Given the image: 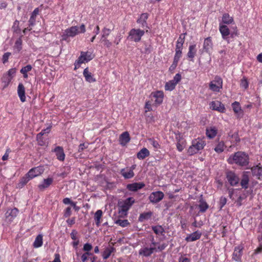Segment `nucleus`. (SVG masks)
<instances>
[{
  "instance_id": "nucleus-1",
  "label": "nucleus",
  "mask_w": 262,
  "mask_h": 262,
  "mask_svg": "<svg viewBox=\"0 0 262 262\" xmlns=\"http://www.w3.org/2000/svg\"><path fill=\"white\" fill-rule=\"evenodd\" d=\"M228 161L230 163H235L242 166H246L249 163V157L245 152L238 151L231 156Z\"/></svg>"
},
{
  "instance_id": "nucleus-2",
  "label": "nucleus",
  "mask_w": 262,
  "mask_h": 262,
  "mask_svg": "<svg viewBox=\"0 0 262 262\" xmlns=\"http://www.w3.org/2000/svg\"><path fill=\"white\" fill-rule=\"evenodd\" d=\"M85 27L84 24H82L79 28L77 26H72L67 29L62 35V40H66L68 37H74L79 33H84Z\"/></svg>"
},
{
  "instance_id": "nucleus-3",
  "label": "nucleus",
  "mask_w": 262,
  "mask_h": 262,
  "mask_svg": "<svg viewBox=\"0 0 262 262\" xmlns=\"http://www.w3.org/2000/svg\"><path fill=\"white\" fill-rule=\"evenodd\" d=\"M134 202L135 200L132 197L128 198L123 201L118 202L119 212L126 213Z\"/></svg>"
},
{
  "instance_id": "nucleus-4",
  "label": "nucleus",
  "mask_w": 262,
  "mask_h": 262,
  "mask_svg": "<svg viewBox=\"0 0 262 262\" xmlns=\"http://www.w3.org/2000/svg\"><path fill=\"white\" fill-rule=\"evenodd\" d=\"M144 31L139 29H132L129 32V35L127 37L128 39L135 42L139 41L142 36L144 34Z\"/></svg>"
},
{
  "instance_id": "nucleus-5",
  "label": "nucleus",
  "mask_w": 262,
  "mask_h": 262,
  "mask_svg": "<svg viewBox=\"0 0 262 262\" xmlns=\"http://www.w3.org/2000/svg\"><path fill=\"white\" fill-rule=\"evenodd\" d=\"M93 57L92 56V53L89 52H81V55L78 58V59L77 61V63L75 64V70L77 68L78 65V67H79V64L82 63L83 62H88L93 59Z\"/></svg>"
},
{
  "instance_id": "nucleus-6",
  "label": "nucleus",
  "mask_w": 262,
  "mask_h": 262,
  "mask_svg": "<svg viewBox=\"0 0 262 262\" xmlns=\"http://www.w3.org/2000/svg\"><path fill=\"white\" fill-rule=\"evenodd\" d=\"M223 81L221 78L216 76L214 80L209 84V88L214 92H219L222 88Z\"/></svg>"
},
{
  "instance_id": "nucleus-7",
  "label": "nucleus",
  "mask_w": 262,
  "mask_h": 262,
  "mask_svg": "<svg viewBox=\"0 0 262 262\" xmlns=\"http://www.w3.org/2000/svg\"><path fill=\"white\" fill-rule=\"evenodd\" d=\"M164 193L160 191L152 192L149 196L150 201L152 203H157L164 198Z\"/></svg>"
},
{
  "instance_id": "nucleus-8",
  "label": "nucleus",
  "mask_w": 262,
  "mask_h": 262,
  "mask_svg": "<svg viewBox=\"0 0 262 262\" xmlns=\"http://www.w3.org/2000/svg\"><path fill=\"white\" fill-rule=\"evenodd\" d=\"M226 178L231 186H235L238 184L239 179L233 172L230 171L226 173Z\"/></svg>"
},
{
  "instance_id": "nucleus-9",
  "label": "nucleus",
  "mask_w": 262,
  "mask_h": 262,
  "mask_svg": "<svg viewBox=\"0 0 262 262\" xmlns=\"http://www.w3.org/2000/svg\"><path fill=\"white\" fill-rule=\"evenodd\" d=\"M210 107L212 110L221 113H224L225 111L224 105L219 101H212L210 104Z\"/></svg>"
},
{
  "instance_id": "nucleus-10",
  "label": "nucleus",
  "mask_w": 262,
  "mask_h": 262,
  "mask_svg": "<svg viewBox=\"0 0 262 262\" xmlns=\"http://www.w3.org/2000/svg\"><path fill=\"white\" fill-rule=\"evenodd\" d=\"M212 47L213 43L211 38L210 37H208L205 38L204 41L203 50L201 51L202 53L204 52L210 53L211 50L212 49Z\"/></svg>"
},
{
  "instance_id": "nucleus-11",
  "label": "nucleus",
  "mask_w": 262,
  "mask_h": 262,
  "mask_svg": "<svg viewBox=\"0 0 262 262\" xmlns=\"http://www.w3.org/2000/svg\"><path fill=\"white\" fill-rule=\"evenodd\" d=\"M43 171L42 167H34L30 169L27 173V176L30 178L32 179L35 177H37L41 174Z\"/></svg>"
},
{
  "instance_id": "nucleus-12",
  "label": "nucleus",
  "mask_w": 262,
  "mask_h": 262,
  "mask_svg": "<svg viewBox=\"0 0 262 262\" xmlns=\"http://www.w3.org/2000/svg\"><path fill=\"white\" fill-rule=\"evenodd\" d=\"M151 96L155 99L154 101L156 105H160L162 103L164 97L162 91H159L155 93H152Z\"/></svg>"
},
{
  "instance_id": "nucleus-13",
  "label": "nucleus",
  "mask_w": 262,
  "mask_h": 262,
  "mask_svg": "<svg viewBox=\"0 0 262 262\" xmlns=\"http://www.w3.org/2000/svg\"><path fill=\"white\" fill-rule=\"evenodd\" d=\"M18 212V210L16 208L8 209L5 213L6 219L9 222H11L17 216Z\"/></svg>"
},
{
  "instance_id": "nucleus-14",
  "label": "nucleus",
  "mask_w": 262,
  "mask_h": 262,
  "mask_svg": "<svg viewBox=\"0 0 262 262\" xmlns=\"http://www.w3.org/2000/svg\"><path fill=\"white\" fill-rule=\"evenodd\" d=\"M130 136L127 132H125L120 135L119 137V142L122 146L125 145L130 141Z\"/></svg>"
},
{
  "instance_id": "nucleus-15",
  "label": "nucleus",
  "mask_w": 262,
  "mask_h": 262,
  "mask_svg": "<svg viewBox=\"0 0 262 262\" xmlns=\"http://www.w3.org/2000/svg\"><path fill=\"white\" fill-rule=\"evenodd\" d=\"M54 151L56 153L57 159L60 161H63L65 158V154L63 151V149L61 146H57L54 149Z\"/></svg>"
},
{
  "instance_id": "nucleus-16",
  "label": "nucleus",
  "mask_w": 262,
  "mask_h": 262,
  "mask_svg": "<svg viewBox=\"0 0 262 262\" xmlns=\"http://www.w3.org/2000/svg\"><path fill=\"white\" fill-rule=\"evenodd\" d=\"M232 106L234 112L238 116V117H242L243 116V111L241 109L239 102L235 101L232 104Z\"/></svg>"
},
{
  "instance_id": "nucleus-17",
  "label": "nucleus",
  "mask_w": 262,
  "mask_h": 262,
  "mask_svg": "<svg viewBox=\"0 0 262 262\" xmlns=\"http://www.w3.org/2000/svg\"><path fill=\"white\" fill-rule=\"evenodd\" d=\"M120 173L125 179H130L134 176V173L132 169H128V167L123 168L121 170Z\"/></svg>"
},
{
  "instance_id": "nucleus-18",
  "label": "nucleus",
  "mask_w": 262,
  "mask_h": 262,
  "mask_svg": "<svg viewBox=\"0 0 262 262\" xmlns=\"http://www.w3.org/2000/svg\"><path fill=\"white\" fill-rule=\"evenodd\" d=\"M17 93L21 102L26 101L25 89L22 83H19L17 88Z\"/></svg>"
},
{
  "instance_id": "nucleus-19",
  "label": "nucleus",
  "mask_w": 262,
  "mask_h": 262,
  "mask_svg": "<svg viewBox=\"0 0 262 262\" xmlns=\"http://www.w3.org/2000/svg\"><path fill=\"white\" fill-rule=\"evenodd\" d=\"M145 185L143 183H135L128 184L127 185V188L130 191H136L140 189H141Z\"/></svg>"
},
{
  "instance_id": "nucleus-20",
  "label": "nucleus",
  "mask_w": 262,
  "mask_h": 262,
  "mask_svg": "<svg viewBox=\"0 0 262 262\" xmlns=\"http://www.w3.org/2000/svg\"><path fill=\"white\" fill-rule=\"evenodd\" d=\"M192 144L196 148L198 152L202 149L205 145V141L199 138L193 140Z\"/></svg>"
},
{
  "instance_id": "nucleus-21",
  "label": "nucleus",
  "mask_w": 262,
  "mask_h": 262,
  "mask_svg": "<svg viewBox=\"0 0 262 262\" xmlns=\"http://www.w3.org/2000/svg\"><path fill=\"white\" fill-rule=\"evenodd\" d=\"M201 234H202L200 232L196 231L188 235L186 237L185 240L187 242L195 241L201 237Z\"/></svg>"
},
{
  "instance_id": "nucleus-22",
  "label": "nucleus",
  "mask_w": 262,
  "mask_h": 262,
  "mask_svg": "<svg viewBox=\"0 0 262 262\" xmlns=\"http://www.w3.org/2000/svg\"><path fill=\"white\" fill-rule=\"evenodd\" d=\"M156 249L155 247H145L141 249L139 251V254L143 255L144 256H149L153 253L154 250Z\"/></svg>"
},
{
  "instance_id": "nucleus-23",
  "label": "nucleus",
  "mask_w": 262,
  "mask_h": 262,
  "mask_svg": "<svg viewBox=\"0 0 262 262\" xmlns=\"http://www.w3.org/2000/svg\"><path fill=\"white\" fill-rule=\"evenodd\" d=\"M83 74L86 81L89 82H94L96 81L95 78L93 77L92 73L89 71L88 68L84 70Z\"/></svg>"
},
{
  "instance_id": "nucleus-24",
  "label": "nucleus",
  "mask_w": 262,
  "mask_h": 262,
  "mask_svg": "<svg viewBox=\"0 0 262 262\" xmlns=\"http://www.w3.org/2000/svg\"><path fill=\"white\" fill-rule=\"evenodd\" d=\"M249 179L248 172H244L241 182V185L243 188L247 189L248 187Z\"/></svg>"
},
{
  "instance_id": "nucleus-25",
  "label": "nucleus",
  "mask_w": 262,
  "mask_h": 262,
  "mask_svg": "<svg viewBox=\"0 0 262 262\" xmlns=\"http://www.w3.org/2000/svg\"><path fill=\"white\" fill-rule=\"evenodd\" d=\"M53 182V179L51 178H48L44 179L43 183L38 185L40 190H43L44 189L48 188Z\"/></svg>"
},
{
  "instance_id": "nucleus-26",
  "label": "nucleus",
  "mask_w": 262,
  "mask_h": 262,
  "mask_svg": "<svg viewBox=\"0 0 262 262\" xmlns=\"http://www.w3.org/2000/svg\"><path fill=\"white\" fill-rule=\"evenodd\" d=\"M220 31L222 34V37L224 39H227V37L229 35L230 31L228 27L226 25L220 26Z\"/></svg>"
},
{
  "instance_id": "nucleus-27",
  "label": "nucleus",
  "mask_w": 262,
  "mask_h": 262,
  "mask_svg": "<svg viewBox=\"0 0 262 262\" xmlns=\"http://www.w3.org/2000/svg\"><path fill=\"white\" fill-rule=\"evenodd\" d=\"M149 155V150L146 148H143L137 154V156L139 159L143 160Z\"/></svg>"
},
{
  "instance_id": "nucleus-28",
  "label": "nucleus",
  "mask_w": 262,
  "mask_h": 262,
  "mask_svg": "<svg viewBox=\"0 0 262 262\" xmlns=\"http://www.w3.org/2000/svg\"><path fill=\"white\" fill-rule=\"evenodd\" d=\"M152 215V212L151 211H148L147 212H144L140 214L139 217V221L141 222H143L145 220H147L149 219Z\"/></svg>"
},
{
  "instance_id": "nucleus-29",
  "label": "nucleus",
  "mask_w": 262,
  "mask_h": 262,
  "mask_svg": "<svg viewBox=\"0 0 262 262\" xmlns=\"http://www.w3.org/2000/svg\"><path fill=\"white\" fill-rule=\"evenodd\" d=\"M102 214L103 212L101 210H98L95 213L94 220L97 227H99L100 225V220L102 217Z\"/></svg>"
},
{
  "instance_id": "nucleus-30",
  "label": "nucleus",
  "mask_w": 262,
  "mask_h": 262,
  "mask_svg": "<svg viewBox=\"0 0 262 262\" xmlns=\"http://www.w3.org/2000/svg\"><path fill=\"white\" fill-rule=\"evenodd\" d=\"M195 47H196L195 45H190L189 46V51L187 53V56L188 58H191V59L194 58V57L195 55L196 52Z\"/></svg>"
},
{
  "instance_id": "nucleus-31",
  "label": "nucleus",
  "mask_w": 262,
  "mask_h": 262,
  "mask_svg": "<svg viewBox=\"0 0 262 262\" xmlns=\"http://www.w3.org/2000/svg\"><path fill=\"white\" fill-rule=\"evenodd\" d=\"M222 22L226 24H230L233 22V18L229 14L225 13L222 17Z\"/></svg>"
},
{
  "instance_id": "nucleus-32",
  "label": "nucleus",
  "mask_w": 262,
  "mask_h": 262,
  "mask_svg": "<svg viewBox=\"0 0 262 262\" xmlns=\"http://www.w3.org/2000/svg\"><path fill=\"white\" fill-rule=\"evenodd\" d=\"M217 134V130L215 127L206 129V135L210 139L214 138Z\"/></svg>"
},
{
  "instance_id": "nucleus-33",
  "label": "nucleus",
  "mask_w": 262,
  "mask_h": 262,
  "mask_svg": "<svg viewBox=\"0 0 262 262\" xmlns=\"http://www.w3.org/2000/svg\"><path fill=\"white\" fill-rule=\"evenodd\" d=\"M12 77L9 75H4L2 78V83L3 84V89L6 88L11 81Z\"/></svg>"
},
{
  "instance_id": "nucleus-34",
  "label": "nucleus",
  "mask_w": 262,
  "mask_h": 262,
  "mask_svg": "<svg viewBox=\"0 0 262 262\" xmlns=\"http://www.w3.org/2000/svg\"><path fill=\"white\" fill-rule=\"evenodd\" d=\"M152 229L156 234L164 235L165 230L161 226H152Z\"/></svg>"
},
{
  "instance_id": "nucleus-35",
  "label": "nucleus",
  "mask_w": 262,
  "mask_h": 262,
  "mask_svg": "<svg viewBox=\"0 0 262 262\" xmlns=\"http://www.w3.org/2000/svg\"><path fill=\"white\" fill-rule=\"evenodd\" d=\"M42 245V236L39 234L36 237L35 241L33 243V246L35 248H39Z\"/></svg>"
},
{
  "instance_id": "nucleus-36",
  "label": "nucleus",
  "mask_w": 262,
  "mask_h": 262,
  "mask_svg": "<svg viewBox=\"0 0 262 262\" xmlns=\"http://www.w3.org/2000/svg\"><path fill=\"white\" fill-rule=\"evenodd\" d=\"M14 50L16 52H19L22 49V40L21 38H18L15 41L14 46Z\"/></svg>"
},
{
  "instance_id": "nucleus-37",
  "label": "nucleus",
  "mask_w": 262,
  "mask_h": 262,
  "mask_svg": "<svg viewBox=\"0 0 262 262\" xmlns=\"http://www.w3.org/2000/svg\"><path fill=\"white\" fill-rule=\"evenodd\" d=\"M251 171L253 175L259 177L262 175V167L257 165L251 168Z\"/></svg>"
},
{
  "instance_id": "nucleus-38",
  "label": "nucleus",
  "mask_w": 262,
  "mask_h": 262,
  "mask_svg": "<svg viewBox=\"0 0 262 262\" xmlns=\"http://www.w3.org/2000/svg\"><path fill=\"white\" fill-rule=\"evenodd\" d=\"M115 250V249L113 247L106 248L103 252V258L104 259H107Z\"/></svg>"
},
{
  "instance_id": "nucleus-39",
  "label": "nucleus",
  "mask_w": 262,
  "mask_h": 262,
  "mask_svg": "<svg viewBox=\"0 0 262 262\" xmlns=\"http://www.w3.org/2000/svg\"><path fill=\"white\" fill-rule=\"evenodd\" d=\"M200 204L199 205V207L200 208V211L202 212H204L208 208V205L206 202L203 201V200H201L200 201Z\"/></svg>"
},
{
  "instance_id": "nucleus-40",
  "label": "nucleus",
  "mask_w": 262,
  "mask_h": 262,
  "mask_svg": "<svg viewBox=\"0 0 262 262\" xmlns=\"http://www.w3.org/2000/svg\"><path fill=\"white\" fill-rule=\"evenodd\" d=\"M177 84L174 83V81L170 80L166 83L165 85V89L166 91H172L173 90Z\"/></svg>"
},
{
  "instance_id": "nucleus-41",
  "label": "nucleus",
  "mask_w": 262,
  "mask_h": 262,
  "mask_svg": "<svg viewBox=\"0 0 262 262\" xmlns=\"http://www.w3.org/2000/svg\"><path fill=\"white\" fill-rule=\"evenodd\" d=\"M224 146L225 144L223 141L220 142L214 148V150L217 153H221L224 151Z\"/></svg>"
},
{
  "instance_id": "nucleus-42",
  "label": "nucleus",
  "mask_w": 262,
  "mask_h": 262,
  "mask_svg": "<svg viewBox=\"0 0 262 262\" xmlns=\"http://www.w3.org/2000/svg\"><path fill=\"white\" fill-rule=\"evenodd\" d=\"M112 30L113 29L104 27L102 30V34L101 38H106L110 34Z\"/></svg>"
},
{
  "instance_id": "nucleus-43",
  "label": "nucleus",
  "mask_w": 262,
  "mask_h": 262,
  "mask_svg": "<svg viewBox=\"0 0 262 262\" xmlns=\"http://www.w3.org/2000/svg\"><path fill=\"white\" fill-rule=\"evenodd\" d=\"M115 223L122 227H126L129 224V222L127 220H117Z\"/></svg>"
},
{
  "instance_id": "nucleus-44",
  "label": "nucleus",
  "mask_w": 262,
  "mask_h": 262,
  "mask_svg": "<svg viewBox=\"0 0 262 262\" xmlns=\"http://www.w3.org/2000/svg\"><path fill=\"white\" fill-rule=\"evenodd\" d=\"M35 21V18H34V16H31V17H30V19L29 20V26L27 28H26L24 30V32H25V31L26 30L30 31V30H32L31 26L34 25Z\"/></svg>"
},
{
  "instance_id": "nucleus-45",
  "label": "nucleus",
  "mask_w": 262,
  "mask_h": 262,
  "mask_svg": "<svg viewBox=\"0 0 262 262\" xmlns=\"http://www.w3.org/2000/svg\"><path fill=\"white\" fill-rule=\"evenodd\" d=\"M31 179V178H30V177H28L27 176V173L26 174V176L23 177L19 183V186H21V187H23V186H24L25 184H26Z\"/></svg>"
},
{
  "instance_id": "nucleus-46",
  "label": "nucleus",
  "mask_w": 262,
  "mask_h": 262,
  "mask_svg": "<svg viewBox=\"0 0 262 262\" xmlns=\"http://www.w3.org/2000/svg\"><path fill=\"white\" fill-rule=\"evenodd\" d=\"M148 141L155 149H157L160 148V145H159V143L154 139L150 138L148 139Z\"/></svg>"
},
{
  "instance_id": "nucleus-47",
  "label": "nucleus",
  "mask_w": 262,
  "mask_h": 262,
  "mask_svg": "<svg viewBox=\"0 0 262 262\" xmlns=\"http://www.w3.org/2000/svg\"><path fill=\"white\" fill-rule=\"evenodd\" d=\"M249 83L248 82L247 79L244 77L241 81V86L244 88L245 89H246L248 88Z\"/></svg>"
},
{
  "instance_id": "nucleus-48",
  "label": "nucleus",
  "mask_w": 262,
  "mask_h": 262,
  "mask_svg": "<svg viewBox=\"0 0 262 262\" xmlns=\"http://www.w3.org/2000/svg\"><path fill=\"white\" fill-rule=\"evenodd\" d=\"M148 14L147 13H142L140 18L138 19V21H143L145 24V21H146L147 19L148 18Z\"/></svg>"
},
{
  "instance_id": "nucleus-49",
  "label": "nucleus",
  "mask_w": 262,
  "mask_h": 262,
  "mask_svg": "<svg viewBox=\"0 0 262 262\" xmlns=\"http://www.w3.org/2000/svg\"><path fill=\"white\" fill-rule=\"evenodd\" d=\"M241 251L242 249H241L239 247H237L235 248V250L233 253V256L237 257V258H236V260H237L239 257L241 255Z\"/></svg>"
},
{
  "instance_id": "nucleus-50",
  "label": "nucleus",
  "mask_w": 262,
  "mask_h": 262,
  "mask_svg": "<svg viewBox=\"0 0 262 262\" xmlns=\"http://www.w3.org/2000/svg\"><path fill=\"white\" fill-rule=\"evenodd\" d=\"M188 152L190 155H192L198 152L196 148L193 146V144L189 147Z\"/></svg>"
},
{
  "instance_id": "nucleus-51",
  "label": "nucleus",
  "mask_w": 262,
  "mask_h": 262,
  "mask_svg": "<svg viewBox=\"0 0 262 262\" xmlns=\"http://www.w3.org/2000/svg\"><path fill=\"white\" fill-rule=\"evenodd\" d=\"M32 69V67L31 65L28 64L24 67H23L20 71V73H27L30 71Z\"/></svg>"
},
{
  "instance_id": "nucleus-52",
  "label": "nucleus",
  "mask_w": 262,
  "mask_h": 262,
  "mask_svg": "<svg viewBox=\"0 0 262 262\" xmlns=\"http://www.w3.org/2000/svg\"><path fill=\"white\" fill-rule=\"evenodd\" d=\"M101 41L103 42L104 46L107 48H110L112 46V42H110V40L107 39V38H101Z\"/></svg>"
},
{
  "instance_id": "nucleus-53",
  "label": "nucleus",
  "mask_w": 262,
  "mask_h": 262,
  "mask_svg": "<svg viewBox=\"0 0 262 262\" xmlns=\"http://www.w3.org/2000/svg\"><path fill=\"white\" fill-rule=\"evenodd\" d=\"M71 207H68L64 210L63 215L65 217H68L71 215Z\"/></svg>"
},
{
  "instance_id": "nucleus-54",
  "label": "nucleus",
  "mask_w": 262,
  "mask_h": 262,
  "mask_svg": "<svg viewBox=\"0 0 262 262\" xmlns=\"http://www.w3.org/2000/svg\"><path fill=\"white\" fill-rule=\"evenodd\" d=\"M77 231H76L75 230H73L70 234L71 238L74 241L79 239L77 237Z\"/></svg>"
},
{
  "instance_id": "nucleus-55",
  "label": "nucleus",
  "mask_w": 262,
  "mask_h": 262,
  "mask_svg": "<svg viewBox=\"0 0 262 262\" xmlns=\"http://www.w3.org/2000/svg\"><path fill=\"white\" fill-rule=\"evenodd\" d=\"M227 199L225 197L222 196L220 200V209H221L226 204Z\"/></svg>"
},
{
  "instance_id": "nucleus-56",
  "label": "nucleus",
  "mask_w": 262,
  "mask_h": 262,
  "mask_svg": "<svg viewBox=\"0 0 262 262\" xmlns=\"http://www.w3.org/2000/svg\"><path fill=\"white\" fill-rule=\"evenodd\" d=\"M181 79V75L178 73L174 76L173 79L172 80V81H174V83L177 84L180 81Z\"/></svg>"
},
{
  "instance_id": "nucleus-57",
  "label": "nucleus",
  "mask_w": 262,
  "mask_h": 262,
  "mask_svg": "<svg viewBox=\"0 0 262 262\" xmlns=\"http://www.w3.org/2000/svg\"><path fill=\"white\" fill-rule=\"evenodd\" d=\"M11 55V53L7 52L5 53L3 56V61L5 63L8 61V58Z\"/></svg>"
},
{
  "instance_id": "nucleus-58",
  "label": "nucleus",
  "mask_w": 262,
  "mask_h": 262,
  "mask_svg": "<svg viewBox=\"0 0 262 262\" xmlns=\"http://www.w3.org/2000/svg\"><path fill=\"white\" fill-rule=\"evenodd\" d=\"M151 105V103L149 101H147L146 102L145 105V108L146 109L145 112L152 111Z\"/></svg>"
},
{
  "instance_id": "nucleus-59",
  "label": "nucleus",
  "mask_w": 262,
  "mask_h": 262,
  "mask_svg": "<svg viewBox=\"0 0 262 262\" xmlns=\"http://www.w3.org/2000/svg\"><path fill=\"white\" fill-rule=\"evenodd\" d=\"M50 131V127H48L47 128L43 129L39 134H38L37 136L38 138L39 136H41L46 134H48Z\"/></svg>"
},
{
  "instance_id": "nucleus-60",
  "label": "nucleus",
  "mask_w": 262,
  "mask_h": 262,
  "mask_svg": "<svg viewBox=\"0 0 262 262\" xmlns=\"http://www.w3.org/2000/svg\"><path fill=\"white\" fill-rule=\"evenodd\" d=\"M92 249V245L89 243L84 244L83 248V250L85 251H87V252H89V251H90Z\"/></svg>"
},
{
  "instance_id": "nucleus-61",
  "label": "nucleus",
  "mask_w": 262,
  "mask_h": 262,
  "mask_svg": "<svg viewBox=\"0 0 262 262\" xmlns=\"http://www.w3.org/2000/svg\"><path fill=\"white\" fill-rule=\"evenodd\" d=\"M185 34H181L178 40H177V42H179V43H184V40H185Z\"/></svg>"
},
{
  "instance_id": "nucleus-62",
  "label": "nucleus",
  "mask_w": 262,
  "mask_h": 262,
  "mask_svg": "<svg viewBox=\"0 0 262 262\" xmlns=\"http://www.w3.org/2000/svg\"><path fill=\"white\" fill-rule=\"evenodd\" d=\"M92 254L89 252H86L82 254L81 256V260L82 262H85L88 259V255H91Z\"/></svg>"
},
{
  "instance_id": "nucleus-63",
  "label": "nucleus",
  "mask_w": 262,
  "mask_h": 262,
  "mask_svg": "<svg viewBox=\"0 0 262 262\" xmlns=\"http://www.w3.org/2000/svg\"><path fill=\"white\" fill-rule=\"evenodd\" d=\"M245 199V197L244 196H239L237 201H236V204H237V205H238V206H240L242 205V201Z\"/></svg>"
},
{
  "instance_id": "nucleus-64",
  "label": "nucleus",
  "mask_w": 262,
  "mask_h": 262,
  "mask_svg": "<svg viewBox=\"0 0 262 262\" xmlns=\"http://www.w3.org/2000/svg\"><path fill=\"white\" fill-rule=\"evenodd\" d=\"M178 262H190V260L186 257H180Z\"/></svg>"
}]
</instances>
